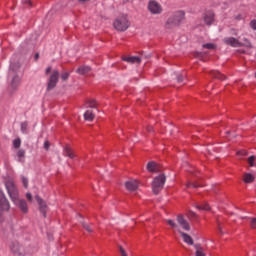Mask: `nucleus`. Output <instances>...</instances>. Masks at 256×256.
Returning a JSON list of instances; mask_svg holds the SVG:
<instances>
[{"label": "nucleus", "instance_id": "nucleus-13", "mask_svg": "<svg viewBox=\"0 0 256 256\" xmlns=\"http://www.w3.org/2000/svg\"><path fill=\"white\" fill-rule=\"evenodd\" d=\"M213 21H215V13L213 11H208L204 14V22L207 25H213Z\"/></svg>", "mask_w": 256, "mask_h": 256}, {"label": "nucleus", "instance_id": "nucleus-46", "mask_svg": "<svg viewBox=\"0 0 256 256\" xmlns=\"http://www.w3.org/2000/svg\"><path fill=\"white\" fill-rule=\"evenodd\" d=\"M146 129H147L148 133H151V131H153V126H148Z\"/></svg>", "mask_w": 256, "mask_h": 256}, {"label": "nucleus", "instance_id": "nucleus-16", "mask_svg": "<svg viewBox=\"0 0 256 256\" xmlns=\"http://www.w3.org/2000/svg\"><path fill=\"white\" fill-rule=\"evenodd\" d=\"M64 155L65 157H69L70 159H75V152L68 145L64 147Z\"/></svg>", "mask_w": 256, "mask_h": 256}, {"label": "nucleus", "instance_id": "nucleus-24", "mask_svg": "<svg viewBox=\"0 0 256 256\" xmlns=\"http://www.w3.org/2000/svg\"><path fill=\"white\" fill-rule=\"evenodd\" d=\"M191 187L193 189H197V187H201V185H199V183H197V182H187L186 189H189Z\"/></svg>", "mask_w": 256, "mask_h": 256}, {"label": "nucleus", "instance_id": "nucleus-33", "mask_svg": "<svg viewBox=\"0 0 256 256\" xmlns=\"http://www.w3.org/2000/svg\"><path fill=\"white\" fill-rule=\"evenodd\" d=\"M198 209H201L202 211H209L211 207L209 206V204H204V205L198 206Z\"/></svg>", "mask_w": 256, "mask_h": 256}, {"label": "nucleus", "instance_id": "nucleus-34", "mask_svg": "<svg viewBox=\"0 0 256 256\" xmlns=\"http://www.w3.org/2000/svg\"><path fill=\"white\" fill-rule=\"evenodd\" d=\"M203 48L204 49H215V44H213V43L203 44Z\"/></svg>", "mask_w": 256, "mask_h": 256}, {"label": "nucleus", "instance_id": "nucleus-47", "mask_svg": "<svg viewBox=\"0 0 256 256\" xmlns=\"http://www.w3.org/2000/svg\"><path fill=\"white\" fill-rule=\"evenodd\" d=\"M35 61H39V53H36L34 56Z\"/></svg>", "mask_w": 256, "mask_h": 256}, {"label": "nucleus", "instance_id": "nucleus-25", "mask_svg": "<svg viewBox=\"0 0 256 256\" xmlns=\"http://www.w3.org/2000/svg\"><path fill=\"white\" fill-rule=\"evenodd\" d=\"M243 41H244L243 47H247L248 49H253V44L251 43V41H249V39L244 38Z\"/></svg>", "mask_w": 256, "mask_h": 256}, {"label": "nucleus", "instance_id": "nucleus-1", "mask_svg": "<svg viewBox=\"0 0 256 256\" xmlns=\"http://www.w3.org/2000/svg\"><path fill=\"white\" fill-rule=\"evenodd\" d=\"M5 187L11 201L17 208H19L21 213H29V206L27 205V201H25V199L19 198V190L17 189L15 182L9 179L5 182Z\"/></svg>", "mask_w": 256, "mask_h": 256}, {"label": "nucleus", "instance_id": "nucleus-42", "mask_svg": "<svg viewBox=\"0 0 256 256\" xmlns=\"http://www.w3.org/2000/svg\"><path fill=\"white\" fill-rule=\"evenodd\" d=\"M24 3H25V5H28L29 7L33 6V2L31 0H25Z\"/></svg>", "mask_w": 256, "mask_h": 256}, {"label": "nucleus", "instance_id": "nucleus-32", "mask_svg": "<svg viewBox=\"0 0 256 256\" xmlns=\"http://www.w3.org/2000/svg\"><path fill=\"white\" fill-rule=\"evenodd\" d=\"M22 184L24 185L25 189L29 187V180L27 179V177L22 176Z\"/></svg>", "mask_w": 256, "mask_h": 256}, {"label": "nucleus", "instance_id": "nucleus-36", "mask_svg": "<svg viewBox=\"0 0 256 256\" xmlns=\"http://www.w3.org/2000/svg\"><path fill=\"white\" fill-rule=\"evenodd\" d=\"M83 227L86 231H88V233H93V228H91V226L88 224H84Z\"/></svg>", "mask_w": 256, "mask_h": 256}, {"label": "nucleus", "instance_id": "nucleus-26", "mask_svg": "<svg viewBox=\"0 0 256 256\" xmlns=\"http://www.w3.org/2000/svg\"><path fill=\"white\" fill-rule=\"evenodd\" d=\"M19 83H21V78H19V76H15L12 79V87H17L19 85Z\"/></svg>", "mask_w": 256, "mask_h": 256}, {"label": "nucleus", "instance_id": "nucleus-48", "mask_svg": "<svg viewBox=\"0 0 256 256\" xmlns=\"http://www.w3.org/2000/svg\"><path fill=\"white\" fill-rule=\"evenodd\" d=\"M218 229L220 233H223V229L221 228V224L218 222Z\"/></svg>", "mask_w": 256, "mask_h": 256}, {"label": "nucleus", "instance_id": "nucleus-20", "mask_svg": "<svg viewBox=\"0 0 256 256\" xmlns=\"http://www.w3.org/2000/svg\"><path fill=\"white\" fill-rule=\"evenodd\" d=\"M243 181L244 183H253V181H255V176L251 173H245L243 176Z\"/></svg>", "mask_w": 256, "mask_h": 256}, {"label": "nucleus", "instance_id": "nucleus-49", "mask_svg": "<svg viewBox=\"0 0 256 256\" xmlns=\"http://www.w3.org/2000/svg\"><path fill=\"white\" fill-rule=\"evenodd\" d=\"M80 3H85V2H87V1H89V0H78Z\"/></svg>", "mask_w": 256, "mask_h": 256}, {"label": "nucleus", "instance_id": "nucleus-2", "mask_svg": "<svg viewBox=\"0 0 256 256\" xmlns=\"http://www.w3.org/2000/svg\"><path fill=\"white\" fill-rule=\"evenodd\" d=\"M166 179L167 177H165L164 174H160L159 176L154 178L152 183V191L155 195H159V193H161L165 185Z\"/></svg>", "mask_w": 256, "mask_h": 256}, {"label": "nucleus", "instance_id": "nucleus-22", "mask_svg": "<svg viewBox=\"0 0 256 256\" xmlns=\"http://www.w3.org/2000/svg\"><path fill=\"white\" fill-rule=\"evenodd\" d=\"M17 157H18V161H20V163H23V159H25V150L20 149L17 151Z\"/></svg>", "mask_w": 256, "mask_h": 256}, {"label": "nucleus", "instance_id": "nucleus-38", "mask_svg": "<svg viewBox=\"0 0 256 256\" xmlns=\"http://www.w3.org/2000/svg\"><path fill=\"white\" fill-rule=\"evenodd\" d=\"M49 147H51V143L49 142V140H46L44 142V149H46V151H49Z\"/></svg>", "mask_w": 256, "mask_h": 256}, {"label": "nucleus", "instance_id": "nucleus-10", "mask_svg": "<svg viewBox=\"0 0 256 256\" xmlns=\"http://www.w3.org/2000/svg\"><path fill=\"white\" fill-rule=\"evenodd\" d=\"M35 199L40 207V211L43 214V217H47V204L40 196H35Z\"/></svg>", "mask_w": 256, "mask_h": 256}, {"label": "nucleus", "instance_id": "nucleus-23", "mask_svg": "<svg viewBox=\"0 0 256 256\" xmlns=\"http://www.w3.org/2000/svg\"><path fill=\"white\" fill-rule=\"evenodd\" d=\"M87 107H90V109H95L97 107L98 103L94 99H90L86 102Z\"/></svg>", "mask_w": 256, "mask_h": 256}, {"label": "nucleus", "instance_id": "nucleus-39", "mask_svg": "<svg viewBox=\"0 0 256 256\" xmlns=\"http://www.w3.org/2000/svg\"><path fill=\"white\" fill-rule=\"evenodd\" d=\"M250 226L252 229H256V218H252V220L250 222Z\"/></svg>", "mask_w": 256, "mask_h": 256}, {"label": "nucleus", "instance_id": "nucleus-40", "mask_svg": "<svg viewBox=\"0 0 256 256\" xmlns=\"http://www.w3.org/2000/svg\"><path fill=\"white\" fill-rule=\"evenodd\" d=\"M119 251H120L121 256H127V252H125V249L122 248V246H119Z\"/></svg>", "mask_w": 256, "mask_h": 256}, {"label": "nucleus", "instance_id": "nucleus-41", "mask_svg": "<svg viewBox=\"0 0 256 256\" xmlns=\"http://www.w3.org/2000/svg\"><path fill=\"white\" fill-rule=\"evenodd\" d=\"M26 199L31 203L33 201V195H31V193H27L26 194Z\"/></svg>", "mask_w": 256, "mask_h": 256}, {"label": "nucleus", "instance_id": "nucleus-19", "mask_svg": "<svg viewBox=\"0 0 256 256\" xmlns=\"http://www.w3.org/2000/svg\"><path fill=\"white\" fill-rule=\"evenodd\" d=\"M91 71V67L89 66H80L77 70L76 73L79 75H87Z\"/></svg>", "mask_w": 256, "mask_h": 256}, {"label": "nucleus", "instance_id": "nucleus-6", "mask_svg": "<svg viewBox=\"0 0 256 256\" xmlns=\"http://www.w3.org/2000/svg\"><path fill=\"white\" fill-rule=\"evenodd\" d=\"M58 81H59V72L57 70H54L50 75L47 90L51 91V89H55V87H57Z\"/></svg>", "mask_w": 256, "mask_h": 256}, {"label": "nucleus", "instance_id": "nucleus-44", "mask_svg": "<svg viewBox=\"0 0 256 256\" xmlns=\"http://www.w3.org/2000/svg\"><path fill=\"white\" fill-rule=\"evenodd\" d=\"M189 219H196L197 214H188Z\"/></svg>", "mask_w": 256, "mask_h": 256}, {"label": "nucleus", "instance_id": "nucleus-12", "mask_svg": "<svg viewBox=\"0 0 256 256\" xmlns=\"http://www.w3.org/2000/svg\"><path fill=\"white\" fill-rule=\"evenodd\" d=\"M127 191H137L139 189V182L137 180H130L125 183Z\"/></svg>", "mask_w": 256, "mask_h": 256}, {"label": "nucleus", "instance_id": "nucleus-45", "mask_svg": "<svg viewBox=\"0 0 256 256\" xmlns=\"http://www.w3.org/2000/svg\"><path fill=\"white\" fill-rule=\"evenodd\" d=\"M45 73H46V75H49L51 73V66L46 68Z\"/></svg>", "mask_w": 256, "mask_h": 256}, {"label": "nucleus", "instance_id": "nucleus-18", "mask_svg": "<svg viewBox=\"0 0 256 256\" xmlns=\"http://www.w3.org/2000/svg\"><path fill=\"white\" fill-rule=\"evenodd\" d=\"M147 170L150 172V173H157V171H159V166L157 165V163L155 162H149L147 164Z\"/></svg>", "mask_w": 256, "mask_h": 256}, {"label": "nucleus", "instance_id": "nucleus-35", "mask_svg": "<svg viewBox=\"0 0 256 256\" xmlns=\"http://www.w3.org/2000/svg\"><path fill=\"white\" fill-rule=\"evenodd\" d=\"M61 79L62 81H67V79H69V72H63L61 74Z\"/></svg>", "mask_w": 256, "mask_h": 256}, {"label": "nucleus", "instance_id": "nucleus-7", "mask_svg": "<svg viewBox=\"0 0 256 256\" xmlns=\"http://www.w3.org/2000/svg\"><path fill=\"white\" fill-rule=\"evenodd\" d=\"M177 223L184 229V231H191V226L189 225V222L186 221L183 214L177 216Z\"/></svg>", "mask_w": 256, "mask_h": 256}, {"label": "nucleus", "instance_id": "nucleus-8", "mask_svg": "<svg viewBox=\"0 0 256 256\" xmlns=\"http://www.w3.org/2000/svg\"><path fill=\"white\" fill-rule=\"evenodd\" d=\"M9 200H7V197H5V194L3 192H0V210L1 211H9L10 209Z\"/></svg>", "mask_w": 256, "mask_h": 256}, {"label": "nucleus", "instance_id": "nucleus-29", "mask_svg": "<svg viewBox=\"0 0 256 256\" xmlns=\"http://www.w3.org/2000/svg\"><path fill=\"white\" fill-rule=\"evenodd\" d=\"M29 129V124L27 122L21 123V131L22 133H27V130Z\"/></svg>", "mask_w": 256, "mask_h": 256}, {"label": "nucleus", "instance_id": "nucleus-30", "mask_svg": "<svg viewBox=\"0 0 256 256\" xmlns=\"http://www.w3.org/2000/svg\"><path fill=\"white\" fill-rule=\"evenodd\" d=\"M196 256H206L205 252H203V248L196 246Z\"/></svg>", "mask_w": 256, "mask_h": 256}, {"label": "nucleus", "instance_id": "nucleus-28", "mask_svg": "<svg viewBox=\"0 0 256 256\" xmlns=\"http://www.w3.org/2000/svg\"><path fill=\"white\" fill-rule=\"evenodd\" d=\"M14 149H19L21 147V138H16L13 140Z\"/></svg>", "mask_w": 256, "mask_h": 256}, {"label": "nucleus", "instance_id": "nucleus-3", "mask_svg": "<svg viewBox=\"0 0 256 256\" xmlns=\"http://www.w3.org/2000/svg\"><path fill=\"white\" fill-rule=\"evenodd\" d=\"M129 19H127V15H122L115 19L113 26L117 31H127L129 29Z\"/></svg>", "mask_w": 256, "mask_h": 256}, {"label": "nucleus", "instance_id": "nucleus-15", "mask_svg": "<svg viewBox=\"0 0 256 256\" xmlns=\"http://www.w3.org/2000/svg\"><path fill=\"white\" fill-rule=\"evenodd\" d=\"M179 233L184 241V243H187V245H193V238H191L187 233L182 232L179 230Z\"/></svg>", "mask_w": 256, "mask_h": 256}, {"label": "nucleus", "instance_id": "nucleus-9", "mask_svg": "<svg viewBox=\"0 0 256 256\" xmlns=\"http://www.w3.org/2000/svg\"><path fill=\"white\" fill-rule=\"evenodd\" d=\"M224 43L226 45H230V47H243V43L237 40V38L234 37H227L224 38Z\"/></svg>", "mask_w": 256, "mask_h": 256}, {"label": "nucleus", "instance_id": "nucleus-5", "mask_svg": "<svg viewBox=\"0 0 256 256\" xmlns=\"http://www.w3.org/2000/svg\"><path fill=\"white\" fill-rule=\"evenodd\" d=\"M183 19H185V12L178 11L173 15V17L168 19L167 25H179Z\"/></svg>", "mask_w": 256, "mask_h": 256}, {"label": "nucleus", "instance_id": "nucleus-4", "mask_svg": "<svg viewBox=\"0 0 256 256\" xmlns=\"http://www.w3.org/2000/svg\"><path fill=\"white\" fill-rule=\"evenodd\" d=\"M10 250L14 255L25 256L27 255V250L19 242H12L10 245Z\"/></svg>", "mask_w": 256, "mask_h": 256}, {"label": "nucleus", "instance_id": "nucleus-27", "mask_svg": "<svg viewBox=\"0 0 256 256\" xmlns=\"http://www.w3.org/2000/svg\"><path fill=\"white\" fill-rule=\"evenodd\" d=\"M167 225H169L172 229H177V223L175 222V220L172 219H168L166 220Z\"/></svg>", "mask_w": 256, "mask_h": 256}, {"label": "nucleus", "instance_id": "nucleus-11", "mask_svg": "<svg viewBox=\"0 0 256 256\" xmlns=\"http://www.w3.org/2000/svg\"><path fill=\"white\" fill-rule=\"evenodd\" d=\"M148 9L154 15H157V14L161 13V11H163L161 9V5H159V3L155 2V1H150L149 5H148Z\"/></svg>", "mask_w": 256, "mask_h": 256}, {"label": "nucleus", "instance_id": "nucleus-14", "mask_svg": "<svg viewBox=\"0 0 256 256\" xmlns=\"http://www.w3.org/2000/svg\"><path fill=\"white\" fill-rule=\"evenodd\" d=\"M123 61H126V63H141V57L139 56H129V57H124Z\"/></svg>", "mask_w": 256, "mask_h": 256}, {"label": "nucleus", "instance_id": "nucleus-37", "mask_svg": "<svg viewBox=\"0 0 256 256\" xmlns=\"http://www.w3.org/2000/svg\"><path fill=\"white\" fill-rule=\"evenodd\" d=\"M250 27H251V29H253V31H256V19H253L250 22Z\"/></svg>", "mask_w": 256, "mask_h": 256}, {"label": "nucleus", "instance_id": "nucleus-31", "mask_svg": "<svg viewBox=\"0 0 256 256\" xmlns=\"http://www.w3.org/2000/svg\"><path fill=\"white\" fill-rule=\"evenodd\" d=\"M248 164L250 165V167H255V156H250L248 158Z\"/></svg>", "mask_w": 256, "mask_h": 256}, {"label": "nucleus", "instance_id": "nucleus-43", "mask_svg": "<svg viewBox=\"0 0 256 256\" xmlns=\"http://www.w3.org/2000/svg\"><path fill=\"white\" fill-rule=\"evenodd\" d=\"M183 79H184L183 75H178L177 77L178 83H183Z\"/></svg>", "mask_w": 256, "mask_h": 256}, {"label": "nucleus", "instance_id": "nucleus-17", "mask_svg": "<svg viewBox=\"0 0 256 256\" xmlns=\"http://www.w3.org/2000/svg\"><path fill=\"white\" fill-rule=\"evenodd\" d=\"M210 75H211V77H214V79H219L220 81H225V79H227V77L225 75H223V74H221V72L215 71V70L211 71Z\"/></svg>", "mask_w": 256, "mask_h": 256}, {"label": "nucleus", "instance_id": "nucleus-21", "mask_svg": "<svg viewBox=\"0 0 256 256\" xmlns=\"http://www.w3.org/2000/svg\"><path fill=\"white\" fill-rule=\"evenodd\" d=\"M84 119L85 121H93V119H95V114L93 113V111L87 110L84 113Z\"/></svg>", "mask_w": 256, "mask_h": 256}]
</instances>
